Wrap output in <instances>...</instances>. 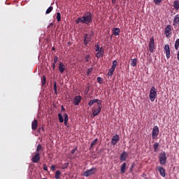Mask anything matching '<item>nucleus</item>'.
Wrapping results in <instances>:
<instances>
[{
	"label": "nucleus",
	"mask_w": 179,
	"mask_h": 179,
	"mask_svg": "<svg viewBox=\"0 0 179 179\" xmlns=\"http://www.w3.org/2000/svg\"><path fill=\"white\" fill-rule=\"evenodd\" d=\"M92 22H93V14L89 11L85 12L83 17H78L76 20V24H79V23L89 24Z\"/></svg>",
	"instance_id": "1"
},
{
	"label": "nucleus",
	"mask_w": 179,
	"mask_h": 179,
	"mask_svg": "<svg viewBox=\"0 0 179 179\" xmlns=\"http://www.w3.org/2000/svg\"><path fill=\"white\" fill-rule=\"evenodd\" d=\"M101 102H98L97 106H94L92 108V118H94V117H97V115L100 114V112L101 111Z\"/></svg>",
	"instance_id": "2"
},
{
	"label": "nucleus",
	"mask_w": 179,
	"mask_h": 179,
	"mask_svg": "<svg viewBox=\"0 0 179 179\" xmlns=\"http://www.w3.org/2000/svg\"><path fill=\"white\" fill-rule=\"evenodd\" d=\"M156 97H157V91L155 87H152L150 91V100L155 101Z\"/></svg>",
	"instance_id": "3"
},
{
	"label": "nucleus",
	"mask_w": 179,
	"mask_h": 179,
	"mask_svg": "<svg viewBox=\"0 0 179 179\" xmlns=\"http://www.w3.org/2000/svg\"><path fill=\"white\" fill-rule=\"evenodd\" d=\"M159 160L160 164H162V166L166 165V163L167 162V157H166V152H162L159 154Z\"/></svg>",
	"instance_id": "4"
},
{
	"label": "nucleus",
	"mask_w": 179,
	"mask_h": 179,
	"mask_svg": "<svg viewBox=\"0 0 179 179\" xmlns=\"http://www.w3.org/2000/svg\"><path fill=\"white\" fill-rule=\"evenodd\" d=\"M96 171H97V169L96 167H92L91 169H88L85 171L83 173V176L84 177H90V176H93V174H95Z\"/></svg>",
	"instance_id": "5"
},
{
	"label": "nucleus",
	"mask_w": 179,
	"mask_h": 179,
	"mask_svg": "<svg viewBox=\"0 0 179 179\" xmlns=\"http://www.w3.org/2000/svg\"><path fill=\"white\" fill-rule=\"evenodd\" d=\"M148 48H149V51L150 52H152V53L155 52V50L156 49V48L155 47V38H150Z\"/></svg>",
	"instance_id": "6"
},
{
	"label": "nucleus",
	"mask_w": 179,
	"mask_h": 179,
	"mask_svg": "<svg viewBox=\"0 0 179 179\" xmlns=\"http://www.w3.org/2000/svg\"><path fill=\"white\" fill-rule=\"evenodd\" d=\"M92 41V34H84V45H87L89 43Z\"/></svg>",
	"instance_id": "7"
},
{
	"label": "nucleus",
	"mask_w": 179,
	"mask_h": 179,
	"mask_svg": "<svg viewBox=\"0 0 179 179\" xmlns=\"http://www.w3.org/2000/svg\"><path fill=\"white\" fill-rule=\"evenodd\" d=\"M41 152H35V155L31 158L32 163H38L40 162Z\"/></svg>",
	"instance_id": "8"
},
{
	"label": "nucleus",
	"mask_w": 179,
	"mask_h": 179,
	"mask_svg": "<svg viewBox=\"0 0 179 179\" xmlns=\"http://www.w3.org/2000/svg\"><path fill=\"white\" fill-rule=\"evenodd\" d=\"M159 127L155 126L152 129V139H156L157 136L159 135Z\"/></svg>",
	"instance_id": "9"
},
{
	"label": "nucleus",
	"mask_w": 179,
	"mask_h": 179,
	"mask_svg": "<svg viewBox=\"0 0 179 179\" xmlns=\"http://www.w3.org/2000/svg\"><path fill=\"white\" fill-rule=\"evenodd\" d=\"M80 101H82V96L79 95L76 96L73 99V104H74V106H79V103H80Z\"/></svg>",
	"instance_id": "10"
},
{
	"label": "nucleus",
	"mask_w": 179,
	"mask_h": 179,
	"mask_svg": "<svg viewBox=\"0 0 179 179\" xmlns=\"http://www.w3.org/2000/svg\"><path fill=\"white\" fill-rule=\"evenodd\" d=\"M118 142H120V136H118V134H116L113 136L111 143L112 145H117Z\"/></svg>",
	"instance_id": "11"
},
{
	"label": "nucleus",
	"mask_w": 179,
	"mask_h": 179,
	"mask_svg": "<svg viewBox=\"0 0 179 179\" xmlns=\"http://www.w3.org/2000/svg\"><path fill=\"white\" fill-rule=\"evenodd\" d=\"M165 34L166 37H169L171 34V25H167L165 28Z\"/></svg>",
	"instance_id": "12"
},
{
	"label": "nucleus",
	"mask_w": 179,
	"mask_h": 179,
	"mask_svg": "<svg viewBox=\"0 0 179 179\" xmlns=\"http://www.w3.org/2000/svg\"><path fill=\"white\" fill-rule=\"evenodd\" d=\"M164 50L166 52V58L169 59V58H170V46L169 45H165Z\"/></svg>",
	"instance_id": "13"
},
{
	"label": "nucleus",
	"mask_w": 179,
	"mask_h": 179,
	"mask_svg": "<svg viewBox=\"0 0 179 179\" xmlns=\"http://www.w3.org/2000/svg\"><path fill=\"white\" fill-rule=\"evenodd\" d=\"M157 170H158L159 173H160V176H162V177H166V171L164 170V169L163 167L158 166Z\"/></svg>",
	"instance_id": "14"
},
{
	"label": "nucleus",
	"mask_w": 179,
	"mask_h": 179,
	"mask_svg": "<svg viewBox=\"0 0 179 179\" xmlns=\"http://www.w3.org/2000/svg\"><path fill=\"white\" fill-rule=\"evenodd\" d=\"M37 127H38V122L37 120H34L31 123V129L34 131H36V129H37Z\"/></svg>",
	"instance_id": "15"
},
{
	"label": "nucleus",
	"mask_w": 179,
	"mask_h": 179,
	"mask_svg": "<svg viewBox=\"0 0 179 179\" xmlns=\"http://www.w3.org/2000/svg\"><path fill=\"white\" fill-rule=\"evenodd\" d=\"M64 71H65V64L61 62L59 64V72H60V73H64Z\"/></svg>",
	"instance_id": "16"
},
{
	"label": "nucleus",
	"mask_w": 179,
	"mask_h": 179,
	"mask_svg": "<svg viewBox=\"0 0 179 179\" xmlns=\"http://www.w3.org/2000/svg\"><path fill=\"white\" fill-rule=\"evenodd\" d=\"M94 103H101V101L100 99H97L90 100L88 103V106H90V107H92V106H93V104H94Z\"/></svg>",
	"instance_id": "17"
},
{
	"label": "nucleus",
	"mask_w": 179,
	"mask_h": 179,
	"mask_svg": "<svg viewBox=\"0 0 179 179\" xmlns=\"http://www.w3.org/2000/svg\"><path fill=\"white\" fill-rule=\"evenodd\" d=\"M104 55V49L103 48H101L99 51L96 54V58H100L101 57H103Z\"/></svg>",
	"instance_id": "18"
},
{
	"label": "nucleus",
	"mask_w": 179,
	"mask_h": 179,
	"mask_svg": "<svg viewBox=\"0 0 179 179\" xmlns=\"http://www.w3.org/2000/svg\"><path fill=\"white\" fill-rule=\"evenodd\" d=\"M120 171L122 174H125L127 171V163H123L120 167Z\"/></svg>",
	"instance_id": "19"
},
{
	"label": "nucleus",
	"mask_w": 179,
	"mask_h": 179,
	"mask_svg": "<svg viewBox=\"0 0 179 179\" xmlns=\"http://www.w3.org/2000/svg\"><path fill=\"white\" fill-rule=\"evenodd\" d=\"M127 157H128V154L126 152H123L120 155V161L125 162Z\"/></svg>",
	"instance_id": "20"
},
{
	"label": "nucleus",
	"mask_w": 179,
	"mask_h": 179,
	"mask_svg": "<svg viewBox=\"0 0 179 179\" xmlns=\"http://www.w3.org/2000/svg\"><path fill=\"white\" fill-rule=\"evenodd\" d=\"M113 36H120V28H113Z\"/></svg>",
	"instance_id": "21"
},
{
	"label": "nucleus",
	"mask_w": 179,
	"mask_h": 179,
	"mask_svg": "<svg viewBox=\"0 0 179 179\" xmlns=\"http://www.w3.org/2000/svg\"><path fill=\"white\" fill-rule=\"evenodd\" d=\"M173 8L176 10H179V1L176 0L173 3Z\"/></svg>",
	"instance_id": "22"
},
{
	"label": "nucleus",
	"mask_w": 179,
	"mask_h": 179,
	"mask_svg": "<svg viewBox=\"0 0 179 179\" xmlns=\"http://www.w3.org/2000/svg\"><path fill=\"white\" fill-rule=\"evenodd\" d=\"M44 150L43 148V146H41V144H38L36 148V153H41V151Z\"/></svg>",
	"instance_id": "23"
},
{
	"label": "nucleus",
	"mask_w": 179,
	"mask_h": 179,
	"mask_svg": "<svg viewBox=\"0 0 179 179\" xmlns=\"http://www.w3.org/2000/svg\"><path fill=\"white\" fill-rule=\"evenodd\" d=\"M179 24V14H177L173 20V24Z\"/></svg>",
	"instance_id": "24"
},
{
	"label": "nucleus",
	"mask_w": 179,
	"mask_h": 179,
	"mask_svg": "<svg viewBox=\"0 0 179 179\" xmlns=\"http://www.w3.org/2000/svg\"><path fill=\"white\" fill-rule=\"evenodd\" d=\"M114 71H115V67L111 66L110 69L108 73V76H113V73H114Z\"/></svg>",
	"instance_id": "25"
},
{
	"label": "nucleus",
	"mask_w": 179,
	"mask_h": 179,
	"mask_svg": "<svg viewBox=\"0 0 179 179\" xmlns=\"http://www.w3.org/2000/svg\"><path fill=\"white\" fill-rule=\"evenodd\" d=\"M64 125L66 127H68V121H69L68 114L65 113L64 115Z\"/></svg>",
	"instance_id": "26"
},
{
	"label": "nucleus",
	"mask_w": 179,
	"mask_h": 179,
	"mask_svg": "<svg viewBox=\"0 0 179 179\" xmlns=\"http://www.w3.org/2000/svg\"><path fill=\"white\" fill-rule=\"evenodd\" d=\"M136 62H138L137 59H133L131 62V66H136Z\"/></svg>",
	"instance_id": "27"
},
{
	"label": "nucleus",
	"mask_w": 179,
	"mask_h": 179,
	"mask_svg": "<svg viewBox=\"0 0 179 179\" xmlns=\"http://www.w3.org/2000/svg\"><path fill=\"white\" fill-rule=\"evenodd\" d=\"M53 89L55 90V94H58V92L57 91V81H54L53 83Z\"/></svg>",
	"instance_id": "28"
},
{
	"label": "nucleus",
	"mask_w": 179,
	"mask_h": 179,
	"mask_svg": "<svg viewBox=\"0 0 179 179\" xmlns=\"http://www.w3.org/2000/svg\"><path fill=\"white\" fill-rule=\"evenodd\" d=\"M60 177H61V171H57L56 173H55V178L56 179H59Z\"/></svg>",
	"instance_id": "29"
},
{
	"label": "nucleus",
	"mask_w": 179,
	"mask_h": 179,
	"mask_svg": "<svg viewBox=\"0 0 179 179\" xmlns=\"http://www.w3.org/2000/svg\"><path fill=\"white\" fill-rule=\"evenodd\" d=\"M52 9H54V8L52 6H50L47 10H46V15H48L50 13H51V12H52Z\"/></svg>",
	"instance_id": "30"
},
{
	"label": "nucleus",
	"mask_w": 179,
	"mask_h": 179,
	"mask_svg": "<svg viewBox=\"0 0 179 179\" xmlns=\"http://www.w3.org/2000/svg\"><path fill=\"white\" fill-rule=\"evenodd\" d=\"M68 166H69V162L64 163V164H62V169L63 170H65V169H66L68 167Z\"/></svg>",
	"instance_id": "31"
},
{
	"label": "nucleus",
	"mask_w": 179,
	"mask_h": 179,
	"mask_svg": "<svg viewBox=\"0 0 179 179\" xmlns=\"http://www.w3.org/2000/svg\"><path fill=\"white\" fill-rule=\"evenodd\" d=\"M56 19L57 22H61V13H57Z\"/></svg>",
	"instance_id": "32"
},
{
	"label": "nucleus",
	"mask_w": 179,
	"mask_h": 179,
	"mask_svg": "<svg viewBox=\"0 0 179 179\" xmlns=\"http://www.w3.org/2000/svg\"><path fill=\"white\" fill-rule=\"evenodd\" d=\"M178 47H179V38H178V39L176 41V43H175V49H176V50H178Z\"/></svg>",
	"instance_id": "33"
},
{
	"label": "nucleus",
	"mask_w": 179,
	"mask_h": 179,
	"mask_svg": "<svg viewBox=\"0 0 179 179\" xmlns=\"http://www.w3.org/2000/svg\"><path fill=\"white\" fill-rule=\"evenodd\" d=\"M58 117L59 122H64V117H62V115L61 113L58 114Z\"/></svg>",
	"instance_id": "34"
},
{
	"label": "nucleus",
	"mask_w": 179,
	"mask_h": 179,
	"mask_svg": "<svg viewBox=\"0 0 179 179\" xmlns=\"http://www.w3.org/2000/svg\"><path fill=\"white\" fill-rule=\"evenodd\" d=\"M157 149H159V143H155L154 144L155 152H157Z\"/></svg>",
	"instance_id": "35"
},
{
	"label": "nucleus",
	"mask_w": 179,
	"mask_h": 179,
	"mask_svg": "<svg viewBox=\"0 0 179 179\" xmlns=\"http://www.w3.org/2000/svg\"><path fill=\"white\" fill-rule=\"evenodd\" d=\"M97 143V138H95L90 144V148H93Z\"/></svg>",
	"instance_id": "36"
},
{
	"label": "nucleus",
	"mask_w": 179,
	"mask_h": 179,
	"mask_svg": "<svg viewBox=\"0 0 179 179\" xmlns=\"http://www.w3.org/2000/svg\"><path fill=\"white\" fill-rule=\"evenodd\" d=\"M154 3L156 5H160L161 2H163V0H153Z\"/></svg>",
	"instance_id": "37"
},
{
	"label": "nucleus",
	"mask_w": 179,
	"mask_h": 179,
	"mask_svg": "<svg viewBox=\"0 0 179 179\" xmlns=\"http://www.w3.org/2000/svg\"><path fill=\"white\" fill-rule=\"evenodd\" d=\"M92 71H93V68H89L87 69V76H90V73H92Z\"/></svg>",
	"instance_id": "38"
},
{
	"label": "nucleus",
	"mask_w": 179,
	"mask_h": 179,
	"mask_svg": "<svg viewBox=\"0 0 179 179\" xmlns=\"http://www.w3.org/2000/svg\"><path fill=\"white\" fill-rule=\"evenodd\" d=\"M96 80H97L98 83H99L100 85H101V83H103V78L101 77H98L96 78Z\"/></svg>",
	"instance_id": "39"
},
{
	"label": "nucleus",
	"mask_w": 179,
	"mask_h": 179,
	"mask_svg": "<svg viewBox=\"0 0 179 179\" xmlns=\"http://www.w3.org/2000/svg\"><path fill=\"white\" fill-rule=\"evenodd\" d=\"M46 83V78H45V76H43V78H42V85L45 86Z\"/></svg>",
	"instance_id": "40"
},
{
	"label": "nucleus",
	"mask_w": 179,
	"mask_h": 179,
	"mask_svg": "<svg viewBox=\"0 0 179 179\" xmlns=\"http://www.w3.org/2000/svg\"><path fill=\"white\" fill-rule=\"evenodd\" d=\"M118 64V62H117V60H114L113 62V65H112V67L113 68H117V64Z\"/></svg>",
	"instance_id": "41"
},
{
	"label": "nucleus",
	"mask_w": 179,
	"mask_h": 179,
	"mask_svg": "<svg viewBox=\"0 0 179 179\" xmlns=\"http://www.w3.org/2000/svg\"><path fill=\"white\" fill-rule=\"evenodd\" d=\"M100 48H100V45H99V44H97V45H95V51H96V52H99V51H100Z\"/></svg>",
	"instance_id": "42"
},
{
	"label": "nucleus",
	"mask_w": 179,
	"mask_h": 179,
	"mask_svg": "<svg viewBox=\"0 0 179 179\" xmlns=\"http://www.w3.org/2000/svg\"><path fill=\"white\" fill-rule=\"evenodd\" d=\"M89 58H90V55H87L85 57V62H89Z\"/></svg>",
	"instance_id": "43"
},
{
	"label": "nucleus",
	"mask_w": 179,
	"mask_h": 179,
	"mask_svg": "<svg viewBox=\"0 0 179 179\" xmlns=\"http://www.w3.org/2000/svg\"><path fill=\"white\" fill-rule=\"evenodd\" d=\"M58 62V56L54 57V64H57Z\"/></svg>",
	"instance_id": "44"
},
{
	"label": "nucleus",
	"mask_w": 179,
	"mask_h": 179,
	"mask_svg": "<svg viewBox=\"0 0 179 179\" xmlns=\"http://www.w3.org/2000/svg\"><path fill=\"white\" fill-rule=\"evenodd\" d=\"M43 170L45 171H48V168L47 167V165L45 164H43Z\"/></svg>",
	"instance_id": "45"
},
{
	"label": "nucleus",
	"mask_w": 179,
	"mask_h": 179,
	"mask_svg": "<svg viewBox=\"0 0 179 179\" xmlns=\"http://www.w3.org/2000/svg\"><path fill=\"white\" fill-rule=\"evenodd\" d=\"M56 166L55 165H52L50 169L52 171H55Z\"/></svg>",
	"instance_id": "46"
},
{
	"label": "nucleus",
	"mask_w": 179,
	"mask_h": 179,
	"mask_svg": "<svg viewBox=\"0 0 179 179\" xmlns=\"http://www.w3.org/2000/svg\"><path fill=\"white\" fill-rule=\"evenodd\" d=\"M77 150H78L77 148L73 149V150H71V155H74V154H75V152H76Z\"/></svg>",
	"instance_id": "47"
},
{
	"label": "nucleus",
	"mask_w": 179,
	"mask_h": 179,
	"mask_svg": "<svg viewBox=\"0 0 179 179\" xmlns=\"http://www.w3.org/2000/svg\"><path fill=\"white\" fill-rule=\"evenodd\" d=\"M134 167H135V164H132L130 168V171H132L134 170Z\"/></svg>",
	"instance_id": "48"
},
{
	"label": "nucleus",
	"mask_w": 179,
	"mask_h": 179,
	"mask_svg": "<svg viewBox=\"0 0 179 179\" xmlns=\"http://www.w3.org/2000/svg\"><path fill=\"white\" fill-rule=\"evenodd\" d=\"M62 111H65V108H64V106H62Z\"/></svg>",
	"instance_id": "49"
},
{
	"label": "nucleus",
	"mask_w": 179,
	"mask_h": 179,
	"mask_svg": "<svg viewBox=\"0 0 179 179\" xmlns=\"http://www.w3.org/2000/svg\"><path fill=\"white\" fill-rule=\"evenodd\" d=\"M52 67L53 68V70L55 69V64L53 63Z\"/></svg>",
	"instance_id": "50"
},
{
	"label": "nucleus",
	"mask_w": 179,
	"mask_h": 179,
	"mask_svg": "<svg viewBox=\"0 0 179 179\" xmlns=\"http://www.w3.org/2000/svg\"><path fill=\"white\" fill-rule=\"evenodd\" d=\"M117 2V0H112V3H115Z\"/></svg>",
	"instance_id": "51"
},
{
	"label": "nucleus",
	"mask_w": 179,
	"mask_h": 179,
	"mask_svg": "<svg viewBox=\"0 0 179 179\" xmlns=\"http://www.w3.org/2000/svg\"><path fill=\"white\" fill-rule=\"evenodd\" d=\"M52 51H55V48L52 47Z\"/></svg>",
	"instance_id": "52"
},
{
	"label": "nucleus",
	"mask_w": 179,
	"mask_h": 179,
	"mask_svg": "<svg viewBox=\"0 0 179 179\" xmlns=\"http://www.w3.org/2000/svg\"><path fill=\"white\" fill-rule=\"evenodd\" d=\"M50 26H54V24H53L52 22H51V23L50 24Z\"/></svg>",
	"instance_id": "53"
},
{
	"label": "nucleus",
	"mask_w": 179,
	"mask_h": 179,
	"mask_svg": "<svg viewBox=\"0 0 179 179\" xmlns=\"http://www.w3.org/2000/svg\"><path fill=\"white\" fill-rule=\"evenodd\" d=\"M41 131V128L38 129V132H40Z\"/></svg>",
	"instance_id": "54"
},
{
	"label": "nucleus",
	"mask_w": 179,
	"mask_h": 179,
	"mask_svg": "<svg viewBox=\"0 0 179 179\" xmlns=\"http://www.w3.org/2000/svg\"><path fill=\"white\" fill-rule=\"evenodd\" d=\"M41 129H42V131H44V128H43V127H42V128H41Z\"/></svg>",
	"instance_id": "55"
},
{
	"label": "nucleus",
	"mask_w": 179,
	"mask_h": 179,
	"mask_svg": "<svg viewBox=\"0 0 179 179\" xmlns=\"http://www.w3.org/2000/svg\"><path fill=\"white\" fill-rule=\"evenodd\" d=\"M43 179H47V178H43Z\"/></svg>",
	"instance_id": "56"
}]
</instances>
